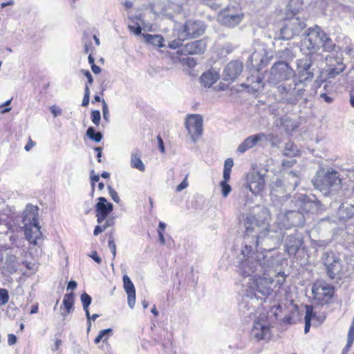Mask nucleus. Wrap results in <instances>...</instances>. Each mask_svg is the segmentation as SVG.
I'll use <instances>...</instances> for the list:
<instances>
[{
	"label": "nucleus",
	"instance_id": "obj_18",
	"mask_svg": "<svg viewBox=\"0 0 354 354\" xmlns=\"http://www.w3.org/2000/svg\"><path fill=\"white\" fill-rule=\"evenodd\" d=\"M243 68L242 62L238 60L231 61L224 68L223 80L225 82H234L241 74Z\"/></svg>",
	"mask_w": 354,
	"mask_h": 354
},
{
	"label": "nucleus",
	"instance_id": "obj_48",
	"mask_svg": "<svg viewBox=\"0 0 354 354\" xmlns=\"http://www.w3.org/2000/svg\"><path fill=\"white\" fill-rule=\"evenodd\" d=\"M315 316L313 313V308L312 306L307 305L306 306V315H305V321H311L312 317Z\"/></svg>",
	"mask_w": 354,
	"mask_h": 354
},
{
	"label": "nucleus",
	"instance_id": "obj_46",
	"mask_svg": "<svg viewBox=\"0 0 354 354\" xmlns=\"http://www.w3.org/2000/svg\"><path fill=\"white\" fill-rule=\"evenodd\" d=\"M100 111L94 110L91 111V120L95 125L98 126L100 124Z\"/></svg>",
	"mask_w": 354,
	"mask_h": 354
},
{
	"label": "nucleus",
	"instance_id": "obj_16",
	"mask_svg": "<svg viewBox=\"0 0 354 354\" xmlns=\"http://www.w3.org/2000/svg\"><path fill=\"white\" fill-rule=\"evenodd\" d=\"M247 187L254 195L260 194L265 187L264 176L259 172L248 174L246 177Z\"/></svg>",
	"mask_w": 354,
	"mask_h": 354
},
{
	"label": "nucleus",
	"instance_id": "obj_15",
	"mask_svg": "<svg viewBox=\"0 0 354 354\" xmlns=\"http://www.w3.org/2000/svg\"><path fill=\"white\" fill-rule=\"evenodd\" d=\"M312 292L315 299L327 303L333 295V288L325 281H317L313 286Z\"/></svg>",
	"mask_w": 354,
	"mask_h": 354
},
{
	"label": "nucleus",
	"instance_id": "obj_56",
	"mask_svg": "<svg viewBox=\"0 0 354 354\" xmlns=\"http://www.w3.org/2000/svg\"><path fill=\"white\" fill-rule=\"evenodd\" d=\"M128 28L131 32L134 33L136 35H140L141 34L142 28L139 25L137 27H134L133 26L129 25L128 26Z\"/></svg>",
	"mask_w": 354,
	"mask_h": 354
},
{
	"label": "nucleus",
	"instance_id": "obj_59",
	"mask_svg": "<svg viewBox=\"0 0 354 354\" xmlns=\"http://www.w3.org/2000/svg\"><path fill=\"white\" fill-rule=\"evenodd\" d=\"M84 312H85V314H86V318H87V323H88V328H87V331H89L90 329H91V315H90V313H89V310H88V308H83Z\"/></svg>",
	"mask_w": 354,
	"mask_h": 354
},
{
	"label": "nucleus",
	"instance_id": "obj_2",
	"mask_svg": "<svg viewBox=\"0 0 354 354\" xmlns=\"http://www.w3.org/2000/svg\"><path fill=\"white\" fill-rule=\"evenodd\" d=\"M249 258H243L238 266V272L243 278H248V281L243 284V292L247 298H255L262 300L268 297L273 291V278L270 272L277 264L268 259L267 261H261L263 256L259 255L256 258L249 256Z\"/></svg>",
	"mask_w": 354,
	"mask_h": 354
},
{
	"label": "nucleus",
	"instance_id": "obj_42",
	"mask_svg": "<svg viewBox=\"0 0 354 354\" xmlns=\"http://www.w3.org/2000/svg\"><path fill=\"white\" fill-rule=\"evenodd\" d=\"M354 342V318L353 319L351 325L349 328L348 335H347V343L346 346L351 348Z\"/></svg>",
	"mask_w": 354,
	"mask_h": 354
},
{
	"label": "nucleus",
	"instance_id": "obj_6",
	"mask_svg": "<svg viewBox=\"0 0 354 354\" xmlns=\"http://www.w3.org/2000/svg\"><path fill=\"white\" fill-rule=\"evenodd\" d=\"M250 335L258 342L270 339L272 335L271 325L266 314H261L254 319Z\"/></svg>",
	"mask_w": 354,
	"mask_h": 354
},
{
	"label": "nucleus",
	"instance_id": "obj_33",
	"mask_svg": "<svg viewBox=\"0 0 354 354\" xmlns=\"http://www.w3.org/2000/svg\"><path fill=\"white\" fill-rule=\"evenodd\" d=\"M284 180L286 181V189L290 190H294L299 183V177L294 171L287 172L284 176Z\"/></svg>",
	"mask_w": 354,
	"mask_h": 354
},
{
	"label": "nucleus",
	"instance_id": "obj_38",
	"mask_svg": "<svg viewBox=\"0 0 354 354\" xmlns=\"http://www.w3.org/2000/svg\"><path fill=\"white\" fill-rule=\"evenodd\" d=\"M74 304V294L69 293L64 295L63 299V305L64 306L65 309L66 310V313H62L63 316H66V313H69L73 308Z\"/></svg>",
	"mask_w": 354,
	"mask_h": 354
},
{
	"label": "nucleus",
	"instance_id": "obj_44",
	"mask_svg": "<svg viewBox=\"0 0 354 354\" xmlns=\"http://www.w3.org/2000/svg\"><path fill=\"white\" fill-rule=\"evenodd\" d=\"M81 301L82 304L83 308H88L91 303L92 298L87 293L84 292L81 295Z\"/></svg>",
	"mask_w": 354,
	"mask_h": 354
},
{
	"label": "nucleus",
	"instance_id": "obj_34",
	"mask_svg": "<svg viewBox=\"0 0 354 354\" xmlns=\"http://www.w3.org/2000/svg\"><path fill=\"white\" fill-rule=\"evenodd\" d=\"M142 37L145 39V41L147 44L158 47L164 46V38L160 35L143 34Z\"/></svg>",
	"mask_w": 354,
	"mask_h": 354
},
{
	"label": "nucleus",
	"instance_id": "obj_3",
	"mask_svg": "<svg viewBox=\"0 0 354 354\" xmlns=\"http://www.w3.org/2000/svg\"><path fill=\"white\" fill-rule=\"evenodd\" d=\"M310 64L306 62L299 71L301 80L293 79L290 82H283L277 87L280 101L295 105L304 95L305 81L311 80L313 73L310 71Z\"/></svg>",
	"mask_w": 354,
	"mask_h": 354
},
{
	"label": "nucleus",
	"instance_id": "obj_26",
	"mask_svg": "<svg viewBox=\"0 0 354 354\" xmlns=\"http://www.w3.org/2000/svg\"><path fill=\"white\" fill-rule=\"evenodd\" d=\"M317 34L318 35L320 47H322L324 51L329 53L336 51L337 46L321 27H319V32Z\"/></svg>",
	"mask_w": 354,
	"mask_h": 354
},
{
	"label": "nucleus",
	"instance_id": "obj_30",
	"mask_svg": "<svg viewBox=\"0 0 354 354\" xmlns=\"http://www.w3.org/2000/svg\"><path fill=\"white\" fill-rule=\"evenodd\" d=\"M3 268L10 273H12L17 270V257L12 254H7L3 258L1 257Z\"/></svg>",
	"mask_w": 354,
	"mask_h": 354
},
{
	"label": "nucleus",
	"instance_id": "obj_57",
	"mask_svg": "<svg viewBox=\"0 0 354 354\" xmlns=\"http://www.w3.org/2000/svg\"><path fill=\"white\" fill-rule=\"evenodd\" d=\"M234 165V162L232 158H227L225 161L224 164V169L230 170L231 171L232 167Z\"/></svg>",
	"mask_w": 354,
	"mask_h": 354
},
{
	"label": "nucleus",
	"instance_id": "obj_17",
	"mask_svg": "<svg viewBox=\"0 0 354 354\" xmlns=\"http://www.w3.org/2000/svg\"><path fill=\"white\" fill-rule=\"evenodd\" d=\"M303 245V236L297 230L287 236L285 241V251L288 255H295Z\"/></svg>",
	"mask_w": 354,
	"mask_h": 354
},
{
	"label": "nucleus",
	"instance_id": "obj_5",
	"mask_svg": "<svg viewBox=\"0 0 354 354\" xmlns=\"http://www.w3.org/2000/svg\"><path fill=\"white\" fill-rule=\"evenodd\" d=\"M321 262L324 266L328 277L331 279H341L348 272V263L333 251L323 252Z\"/></svg>",
	"mask_w": 354,
	"mask_h": 354
},
{
	"label": "nucleus",
	"instance_id": "obj_41",
	"mask_svg": "<svg viewBox=\"0 0 354 354\" xmlns=\"http://www.w3.org/2000/svg\"><path fill=\"white\" fill-rule=\"evenodd\" d=\"M112 333V329L107 328L100 331L98 335L94 339L95 344H98L101 340L106 341Z\"/></svg>",
	"mask_w": 354,
	"mask_h": 354
},
{
	"label": "nucleus",
	"instance_id": "obj_20",
	"mask_svg": "<svg viewBox=\"0 0 354 354\" xmlns=\"http://www.w3.org/2000/svg\"><path fill=\"white\" fill-rule=\"evenodd\" d=\"M95 205L96 217L97 223L101 224L113 211V206L104 197H99Z\"/></svg>",
	"mask_w": 354,
	"mask_h": 354
},
{
	"label": "nucleus",
	"instance_id": "obj_37",
	"mask_svg": "<svg viewBox=\"0 0 354 354\" xmlns=\"http://www.w3.org/2000/svg\"><path fill=\"white\" fill-rule=\"evenodd\" d=\"M283 154L288 157H295L299 154L297 146L291 141L286 142Z\"/></svg>",
	"mask_w": 354,
	"mask_h": 354
},
{
	"label": "nucleus",
	"instance_id": "obj_12",
	"mask_svg": "<svg viewBox=\"0 0 354 354\" xmlns=\"http://www.w3.org/2000/svg\"><path fill=\"white\" fill-rule=\"evenodd\" d=\"M203 119L199 114L187 115L185 121L186 129L194 142H196L203 134Z\"/></svg>",
	"mask_w": 354,
	"mask_h": 354
},
{
	"label": "nucleus",
	"instance_id": "obj_14",
	"mask_svg": "<svg viewBox=\"0 0 354 354\" xmlns=\"http://www.w3.org/2000/svg\"><path fill=\"white\" fill-rule=\"evenodd\" d=\"M291 203L295 209L300 210L303 214L304 212H315L317 211L319 207L318 201H312L309 196L300 194L291 201Z\"/></svg>",
	"mask_w": 354,
	"mask_h": 354
},
{
	"label": "nucleus",
	"instance_id": "obj_60",
	"mask_svg": "<svg viewBox=\"0 0 354 354\" xmlns=\"http://www.w3.org/2000/svg\"><path fill=\"white\" fill-rule=\"evenodd\" d=\"M88 256L92 258L98 264L101 263L102 259L97 255L96 251H93L91 254H88Z\"/></svg>",
	"mask_w": 354,
	"mask_h": 354
},
{
	"label": "nucleus",
	"instance_id": "obj_55",
	"mask_svg": "<svg viewBox=\"0 0 354 354\" xmlns=\"http://www.w3.org/2000/svg\"><path fill=\"white\" fill-rule=\"evenodd\" d=\"M188 187V183L187 180V178H185L177 187H176V192H181L185 188Z\"/></svg>",
	"mask_w": 354,
	"mask_h": 354
},
{
	"label": "nucleus",
	"instance_id": "obj_8",
	"mask_svg": "<svg viewBox=\"0 0 354 354\" xmlns=\"http://www.w3.org/2000/svg\"><path fill=\"white\" fill-rule=\"evenodd\" d=\"M293 71L286 62H278L271 68L267 81L272 84L287 81L292 76Z\"/></svg>",
	"mask_w": 354,
	"mask_h": 354
},
{
	"label": "nucleus",
	"instance_id": "obj_27",
	"mask_svg": "<svg viewBox=\"0 0 354 354\" xmlns=\"http://www.w3.org/2000/svg\"><path fill=\"white\" fill-rule=\"evenodd\" d=\"M23 228L24 229V233L27 240L31 243L37 244V240L39 239L41 236L39 223L23 227Z\"/></svg>",
	"mask_w": 354,
	"mask_h": 354
},
{
	"label": "nucleus",
	"instance_id": "obj_21",
	"mask_svg": "<svg viewBox=\"0 0 354 354\" xmlns=\"http://www.w3.org/2000/svg\"><path fill=\"white\" fill-rule=\"evenodd\" d=\"M267 136L264 133H259L248 137L238 147L237 151L241 153L254 147L261 140H266Z\"/></svg>",
	"mask_w": 354,
	"mask_h": 354
},
{
	"label": "nucleus",
	"instance_id": "obj_58",
	"mask_svg": "<svg viewBox=\"0 0 354 354\" xmlns=\"http://www.w3.org/2000/svg\"><path fill=\"white\" fill-rule=\"evenodd\" d=\"M99 180H100V176L93 174V171H92L91 176V186H92L93 191L94 190V188H95V183L96 182L99 181Z\"/></svg>",
	"mask_w": 354,
	"mask_h": 354
},
{
	"label": "nucleus",
	"instance_id": "obj_28",
	"mask_svg": "<svg viewBox=\"0 0 354 354\" xmlns=\"http://www.w3.org/2000/svg\"><path fill=\"white\" fill-rule=\"evenodd\" d=\"M286 181L281 179H277L272 187L271 189V196L272 198H280L281 200L284 201L285 199L288 198V196L285 195L283 196H279V194H284L286 192L290 191V189H286Z\"/></svg>",
	"mask_w": 354,
	"mask_h": 354
},
{
	"label": "nucleus",
	"instance_id": "obj_36",
	"mask_svg": "<svg viewBox=\"0 0 354 354\" xmlns=\"http://www.w3.org/2000/svg\"><path fill=\"white\" fill-rule=\"evenodd\" d=\"M131 166L140 171L145 170V166L140 158V154L132 153L131 158Z\"/></svg>",
	"mask_w": 354,
	"mask_h": 354
},
{
	"label": "nucleus",
	"instance_id": "obj_7",
	"mask_svg": "<svg viewBox=\"0 0 354 354\" xmlns=\"http://www.w3.org/2000/svg\"><path fill=\"white\" fill-rule=\"evenodd\" d=\"M243 18V14L239 5H229L218 15L220 22L230 28L239 25Z\"/></svg>",
	"mask_w": 354,
	"mask_h": 354
},
{
	"label": "nucleus",
	"instance_id": "obj_4",
	"mask_svg": "<svg viewBox=\"0 0 354 354\" xmlns=\"http://www.w3.org/2000/svg\"><path fill=\"white\" fill-rule=\"evenodd\" d=\"M313 183L314 186L324 195H330L342 187L339 174L333 169H328L326 171L324 170L317 171Z\"/></svg>",
	"mask_w": 354,
	"mask_h": 354
},
{
	"label": "nucleus",
	"instance_id": "obj_9",
	"mask_svg": "<svg viewBox=\"0 0 354 354\" xmlns=\"http://www.w3.org/2000/svg\"><path fill=\"white\" fill-rule=\"evenodd\" d=\"M306 26L304 20L299 18H291L288 20L280 30V38L289 40L298 35Z\"/></svg>",
	"mask_w": 354,
	"mask_h": 354
},
{
	"label": "nucleus",
	"instance_id": "obj_22",
	"mask_svg": "<svg viewBox=\"0 0 354 354\" xmlns=\"http://www.w3.org/2000/svg\"><path fill=\"white\" fill-rule=\"evenodd\" d=\"M277 124L287 134H290L299 128L300 123L297 120L285 115L279 118Z\"/></svg>",
	"mask_w": 354,
	"mask_h": 354
},
{
	"label": "nucleus",
	"instance_id": "obj_35",
	"mask_svg": "<svg viewBox=\"0 0 354 354\" xmlns=\"http://www.w3.org/2000/svg\"><path fill=\"white\" fill-rule=\"evenodd\" d=\"M255 300V298H247L246 294L245 293V297L240 305V308L243 313L247 314L249 316L254 314L255 310L252 306V304Z\"/></svg>",
	"mask_w": 354,
	"mask_h": 354
},
{
	"label": "nucleus",
	"instance_id": "obj_54",
	"mask_svg": "<svg viewBox=\"0 0 354 354\" xmlns=\"http://www.w3.org/2000/svg\"><path fill=\"white\" fill-rule=\"evenodd\" d=\"M276 277L277 278L276 283L279 285V286H281L286 281V275L283 272H278Z\"/></svg>",
	"mask_w": 354,
	"mask_h": 354
},
{
	"label": "nucleus",
	"instance_id": "obj_29",
	"mask_svg": "<svg viewBox=\"0 0 354 354\" xmlns=\"http://www.w3.org/2000/svg\"><path fill=\"white\" fill-rule=\"evenodd\" d=\"M219 79V74L215 71L203 73L200 78L201 84L205 87H211Z\"/></svg>",
	"mask_w": 354,
	"mask_h": 354
},
{
	"label": "nucleus",
	"instance_id": "obj_62",
	"mask_svg": "<svg viewBox=\"0 0 354 354\" xmlns=\"http://www.w3.org/2000/svg\"><path fill=\"white\" fill-rule=\"evenodd\" d=\"M50 112L53 114L54 117H57L59 115H61L62 110L57 108L56 106H52L50 107Z\"/></svg>",
	"mask_w": 354,
	"mask_h": 354
},
{
	"label": "nucleus",
	"instance_id": "obj_25",
	"mask_svg": "<svg viewBox=\"0 0 354 354\" xmlns=\"http://www.w3.org/2000/svg\"><path fill=\"white\" fill-rule=\"evenodd\" d=\"M124 289L127 294V301L130 308H133L136 304V289L129 276H123Z\"/></svg>",
	"mask_w": 354,
	"mask_h": 354
},
{
	"label": "nucleus",
	"instance_id": "obj_23",
	"mask_svg": "<svg viewBox=\"0 0 354 354\" xmlns=\"http://www.w3.org/2000/svg\"><path fill=\"white\" fill-rule=\"evenodd\" d=\"M38 207L28 204L27 205L22 219L23 227L39 223H38Z\"/></svg>",
	"mask_w": 354,
	"mask_h": 354
},
{
	"label": "nucleus",
	"instance_id": "obj_64",
	"mask_svg": "<svg viewBox=\"0 0 354 354\" xmlns=\"http://www.w3.org/2000/svg\"><path fill=\"white\" fill-rule=\"evenodd\" d=\"M17 342V337L13 334H9L8 336V343L10 346L14 345Z\"/></svg>",
	"mask_w": 354,
	"mask_h": 354
},
{
	"label": "nucleus",
	"instance_id": "obj_50",
	"mask_svg": "<svg viewBox=\"0 0 354 354\" xmlns=\"http://www.w3.org/2000/svg\"><path fill=\"white\" fill-rule=\"evenodd\" d=\"M108 190H109V195L111 196V198H112V200L118 203L120 201V197L117 193V192L113 189L111 186H108Z\"/></svg>",
	"mask_w": 354,
	"mask_h": 354
},
{
	"label": "nucleus",
	"instance_id": "obj_19",
	"mask_svg": "<svg viewBox=\"0 0 354 354\" xmlns=\"http://www.w3.org/2000/svg\"><path fill=\"white\" fill-rule=\"evenodd\" d=\"M207 44L203 40H197L181 46L177 53L181 55H201L206 49Z\"/></svg>",
	"mask_w": 354,
	"mask_h": 354
},
{
	"label": "nucleus",
	"instance_id": "obj_31",
	"mask_svg": "<svg viewBox=\"0 0 354 354\" xmlns=\"http://www.w3.org/2000/svg\"><path fill=\"white\" fill-rule=\"evenodd\" d=\"M14 227V221L8 214H0V234H7Z\"/></svg>",
	"mask_w": 354,
	"mask_h": 354
},
{
	"label": "nucleus",
	"instance_id": "obj_24",
	"mask_svg": "<svg viewBox=\"0 0 354 354\" xmlns=\"http://www.w3.org/2000/svg\"><path fill=\"white\" fill-rule=\"evenodd\" d=\"M326 63L328 66V76L330 78H334L336 75L341 73L344 69V65L340 59H335L331 56L326 57Z\"/></svg>",
	"mask_w": 354,
	"mask_h": 354
},
{
	"label": "nucleus",
	"instance_id": "obj_52",
	"mask_svg": "<svg viewBox=\"0 0 354 354\" xmlns=\"http://www.w3.org/2000/svg\"><path fill=\"white\" fill-rule=\"evenodd\" d=\"M108 246L111 250L112 254H113V259L115 257L116 255V245L115 243L112 238H109V242H108Z\"/></svg>",
	"mask_w": 354,
	"mask_h": 354
},
{
	"label": "nucleus",
	"instance_id": "obj_45",
	"mask_svg": "<svg viewBox=\"0 0 354 354\" xmlns=\"http://www.w3.org/2000/svg\"><path fill=\"white\" fill-rule=\"evenodd\" d=\"M297 315H298L297 311L295 310L294 312H292V313L290 315L286 316L283 318V322L288 324H295L297 322V318L296 317H297Z\"/></svg>",
	"mask_w": 354,
	"mask_h": 354
},
{
	"label": "nucleus",
	"instance_id": "obj_53",
	"mask_svg": "<svg viewBox=\"0 0 354 354\" xmlns=\"http://www.w3.org/2000/svg\"><path fill=\"white\" fill-rule=\"evenodd\" d=\"M183 41V40H182V39H180L179 38H178V40H176V39L173 40V41H171L169 43V47H170L171 48H172V49H176V48H178V49H180V46H183V45H184V44H183L181 43V41Z\"/></svg>",
	"mask_w": 354,
	"mask_h": 354
},
{
	"label": "nucleus",
	"instance_id": "obj_63",
	"mask_svg": "<svg viewBox=\"0 0 354 354\" xmlns=\"http://www.w3.org/2000/svg\"><path fill=\"white\" fill-rule=\"evenodd\" d=\"M82 73L85 75V77L87 78L88 80V83L91 84H93V77L91 74V73L87 71V70H82Z\"/></svg>",
	"mask_w": 354,
	"mask_h": 354
},
{
	"label": "nucleus",
	"instance_id": "obj_1",
	"mask_svg": "<svg viewBox=\"0 0 354 354\" xmlns=\"http://www.w3.org/2000/svg\"><path fill=\"white\" fill-rule=\"evenodd\" d=\"M269 215L268 210L263 209L257 216L249 215L245 218L244 246L241 249L243 258H249V256L256 258L261 255L265 258L261 259V261L272 259V262L276 263L272 257L268 256L263 252L274 250L283 238L281 231L270 229L269 221L266 217Z\"/></svg>",
	"mask_w": 354,
	"mask_h": 354
},
{
	"label": "nucleus",
	"instance_id": "obj_11",
	"mask_svg": "<svg viewBox=\"0 0 354 354\" xmlns=\"http://www.w3.org/2000/svg\"><path fill=\"white\" fill-rule=\"evenodd\" d=\"M306 37L301 42V50L307 54H313L320 48L317 32H319V26H315L308 28Z\"/></svg>",
	"mask_w": 354,
	"mask_h": 354
},
{
	"label": "nucleus",
	"instance_id": "obj_39",
	"mask_svg": "<svg viewBox=\"0 0 354 354\" xmlns=\"http://www.w3.org/2000/svg\"><path fill=\"white\" fill-rule=\"evenodd\" d=\"M86 134L89 139L95 141V142H99L102 139V133L100 131L96 132L93 127L88 128Z\"/></svg>",
	"mask_w": 354,
	"mask_h": 354
},
{
	"label": "nucleus",
	"instance_id": "obj_51",
	"mask_svg": "<svg viewBox=\"0 0 354 354\" xmlns=\"http://www.w3.org/2000/svg\"><path fill=\"white\" fill-rule=\"evenodd\" d=\"M102 113H103V118L105 120L109 122V107L106 102L102 100Z\"/></svg>",
	"mask_w": 354,
	"mask_h": 354
},
{
	"label": "nucleus",
	"instance_id": "obj_40",
	"mask_svg": "<svg viewBox=\"0 0 354 354\" xmlns=\"http://www.w3.org/2000/svg\"><path fill=\"white\" fill-rule=\"evenodd\" d=\"M302 4V0H290L288 5V10L293 14H296L301 9Z\"/></svg>",
	"mask_w": 354,
	"mask_h": 354
},
{
	"label": "nucleus",
	"instance_id": "obj_49",
	"mask_svg": "<svg viewBox=\"0 0 354 354\" xmlns=\"http://www.w3.org/2000/svg\"><path fill=\"white\" fill-rule=\"evenodd\" d=\"M253 84L254 85L252 86V89L254 91H259L263 88L262 79L259 77H256V82Z\"/></svg>",
	"mask_w": 354,
	"mask_h": 354
},
{
	"label": "nucleus",
	"instance_id": "obj_47",
	"mask_svg": "<svg viewBox=\"0 0 354 354\" xmlns=\"http://www.w3.org/2000/svg\"><path fill=\"white\" fill-rule=\"evenodd\" d=\"M220 185L222 189V194L223 197H227L232 190L230 185L225 181H221Z\"/></svg>",
	"mask_w": 354,
	"mask_h": 354
},
{
	"label": "nucleus",
	"instance_id": "obj_61",
	"mask_svg": "<svg viewBox=\"0 0 354 354\" xmlns=\"http://www.w3.org/2000/svg\"><path fill=\"white\" fill-rule=\"evenodd\" d=\"M106 230V225H97L95 226L93 234L94 236H97L100 233Z\"/></svg>",
	"mask_w": 354,
	"mask_h": 354
},
{
	"label": "nucleus",
	"instance_id": "obj_10",
	"mask_svg": "<svg viewBox=\"0 0 354 354\" xmlns=\"http://www.w3.org/2000/svg\"><path fill=\"white\" fill-rule=\"evenodd\" d=\"M205 25L201 21H187L181 30H178V37L185 40L188 38L199 37L204 33Z\"/></svg>",
	"mask_w": 354,
	"mask_h": 354
},
{
	"label": "nucleus",
	"instance_id": "obj_32",
	"mask_svg": "<svg viewBox=\"0 0 354 354\" xmlns=\"http://www.w3.org/2000/svg\"><path fill=\"white\" fill-rule=\"evenodd\" d=\"M338 216L342 220H347L354 217V205L342 203L337 211Z\"/></svg>",
	"mask_w": 354,
	"mask_h": 354
},
{
	"label": "nucleus",
	"instance_id": "obj_43",
	"mask_svg": "<svg viewBox=\"0 0 354 354\" xmlns=\"http://www.w3.org/2000/svg\"><path fill=\"white\" fill-rule=\"evenodd\" d=\"M9 300L8 292L6 289L0 288V306L6 305Z\"/></svg>",
	"mask_w": 354,
	"mask_h": 354
},
{
	"label": "nucleus",
	"instance_id": "obj_13",
	"mask_svg": "<svg viewBox=\"0 0 354 354\" xmlns=\"http://www.w3.org/2000/svg\"><path fill=\"white\" fill-rule=\"evenodd\" d=\"M279 219L282 220L284 227L303 226L305 222V216L303 213L296 209L286 211L283 214H279Z\"/></svg>",
	"mask_w": 354,
	"mask_h": 354
}]
</instances>
